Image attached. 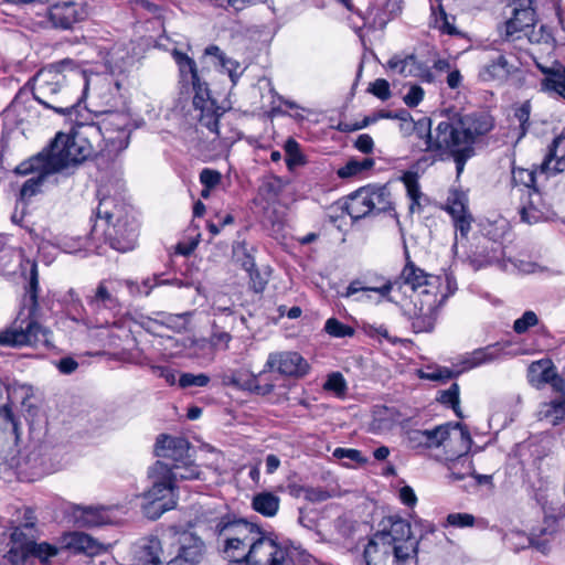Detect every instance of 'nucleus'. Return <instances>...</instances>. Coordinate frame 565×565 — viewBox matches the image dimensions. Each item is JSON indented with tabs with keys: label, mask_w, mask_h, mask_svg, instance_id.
Instances as JSON below:
<instances>
[{
	"label": "nucleus",
	"mask_w": 565,
	"mask_h": 565,
	"mask_svg": "<svg viewBox=\"0 0 565 565\" xmlns=\"http://www.w3.org/2000/svg\"><path fill=\"white\" fill-rule=\"evenodd\" d=\"M38 104L66 117L73 127L68 134L58 131L46 147L38 152V190L45 183H57V174L75 167L94 153V143L106 140L109 152L128 148L131 134L130 117L125 113L100 110L103 119L87 122L79 119L76 105H52L38 96Z\"/></svg>",
	"instance_id": "1"
},
{
	"label": "nucleus",
	"mask_w": 565,
	"mask_h": 565,
	"mask_svg": "<svg viewBox=\"0 0 565 565\" xmlns=\"http://www.w3.org/2000/svg\"><path fill=\"white\" fill-rule=\"evenodd\" d=\"M418 125L427 130L423 150L439 151L451 157L459 177L466 162L475 156L477 139L493 128V120L486 113L446 116L438 122L434 134L430 131V121L420 120Z\"/></svg>",
	"instance_id": "2"
},
{
	"label": "nucleus",
	"mask_w": 565,
	"mask_h": 565,
	"mask_svg": "<svg viewBox=\"0 0 565 565\" xmlns=\"http://www.w3.org/2000/svg\"><path fill=\"white\" fill-rule=\"evenodd\" d=\"M399 280L413 290L412 308L407 310L413 329L416 332H430L445 298H437V289L443 285L441 277L428 275L408 258Z\"/></svg>",
	"instance_id": "3"
},
{
	"label": "nucleus",
	"mask_w": 565,
	"mask_h": 565,
	"mask_svg": "<svg viewBox=\"0 0 565 565\" xmlns=\"http://www.w3.org/2000/svg\"><path fill=\"white\" fill-rule=\"evenodd\" d=\"M418 541L411 524L403 519L391 521L387 531L373 534L364 548L366 565H405L417 555Z\"/></svg>",
	"instance_id": "4"
},
{
	"label": "nucleus",
	"mask_w": 565,
	"mask_h": 565,
	"mask_svg": "<svg viewBox=\"0 0 565 565\" xmlns=\"http://www.w3.org/2000/svg\"><path fill=\"white\" fill-rule=\"evenodd\" d=\"M97 217L106 224L104 235L111 248L121 253L135 248L139 225L126 206L117 204L113 198H104L99 201Z\"/></svg>",
	"instance_id": "5"
},
{
	"label": "nucleus",
	"mask_w": 565,
	"mask_h": 565,
	"mask_svg": "<svg viewBox=\"0 0 565 565\" xmlns=\"http://www.w3.org/2000/svg\"><path fill=\"white\" fill-rule=\"evenodd\" d=\"M169 476V462L163 460H158L149 470L152 486L142 494L141 503L142 512L148 519L157 520L177 505V486Z\"/></svg>",
	"instance_id": "6"
},
{
	"label": "nucleus",
	"mask_w": 565,
	"mask_h": 565,
	"mask_svg": "<svg viewBox=\"0 0 565 565\" xmlns=\"http://www.w3.org/2000/svg\"><path fill=\"white\" fill-rule=\"evenodd\" d=\"M215 532L226 559H245L246 562L249 551L254 548L263 530L254 523L239 519L220 522Z\"/></svg>",
	"instance_id": "7"
},
{
	"label": "nucleus",
	"mask_w": 565,
	"mask_h": 565,
	"mask_svg": "<svg viewBox=\"0 0 565 565\" xmlns=\"http://www.w3.org/2000/svg\"><path fill=\"white\" fill-rule=\"evenodd\" d=\"M30 264L26 295L14 322L0 331V347H22L28 344L35 328V262Z\"/></svg>",
	"instance_id": "8"
},
{
	"label": "nucleus",
	"mask_w": 565,
	"mask_h": 565,
	"mask_svg": "<svg viewBox=\"0 0 565 565\" xmlns=\"http://www.w3.org/2000/svg\"><path fill=\"white\" fill-rule=\"evenodd\" d=\"M512 17L505 23L507 40L513 38L518 33H524L530 42H547L551 34L545 30L544 25H541L540 33L537 34L534 30L536 22V14L533 8V0H513L511 3Z\"/></svg>",
	"instance_id": "9"
},
{
	"label": "nucleus",
	"mask_w": 565,
	"mask_h": 565,
	"mask_svg": "<svg viewBox=\"0 0 565 565\" xmlns=\"http://www.w3.org/2000/svg\"><path fill=\"white\" fill-rule=\"evenodd\" d=\"M83 79L84 87L82 95L75 103H70L64 99H57L49 103L52 105H76V108L78 107V104L87 97H90L93 99V104L97 107L111 106L115 103L120 89V83L117 79H114L113 76L102 74L87 75L84 73Z\"/></svg>",
	"instance_id": "10"
},
{
	"label": "nucleus",
	"mask_w": 565,
	"mask_h": 565,
	"mask_svg": "<svg viewBox=\"0 0 565 565\" xmlns=\"http://www.w3.org/2000/svg\"><path fill=\"white\" fill-rule=\"evenodd\" d=\"M61 547L47 543L38 544V561L43 565H52V558L55 557L61 550H67L75 554H85L94 556L104 551V545L97 540L83 532L65 533L61 537Z\"/></svg>",
	"instance_id": "11"
},
{
	"label": "nucleus",
	"mask_w": 565,
	"mask_h": 565,
	"mask_svg": "<svg viewBox=\"0 0 565 565\" xmlns=\"http://www.w3.org/2000/svg\"><path fill=\"white\" fill-rule=\"evenodd\" d=\"M247 565H291L289 548L271 534L262 532L246 561Z\"/></svg>",
	"instance_id": "12"
},
{
	"label": "nucleus",
	"mask_w": 565,
	"mask_h": 565,
	"mask_svg": "<svg viewBox=\"0 0 565 565\" xmlns=\"http://www.w3.org/2000/svg\"><path fill=\"white\" fill-rule=\"evenodd\" d=\"M207 553L205 542L193 532L184 531L175 536L173 556L166 565H200Z\"/></svg>",
	"instance_id": "13"
},
{
	"label": "nucleus",
	"mask_w": 565,
	"mask_h": 565,
	"mask_svg": "<svg viewBox=\"0 0 565 565\" xmlns=\"http://www.w3.org/2000/svg\"><path fill=\"white\" fill-rule=\"evenodd\" d=\"M35 530L32 523L15 527L10 536V548L4 557L12 565H25L35 553Z\"/></svg>",
	"instance_id": "14"
},
{
	"label": "nucleus",
	"mask_w": 565,
	"mask_h": 565,
	"mask_svg": "<svg viewBox=\"0 0 565 565\" xmlns=\"http://www.w3.org/2000/svg\"><path fill=\"white\" fill-rule=\"evenodd\" d=\"M221 381L224 386H233L260 396L269 395L275 388L273 381L264 379V372L244 374L241 371L232 370L224 372L221 375Z\"/></svg>",
	"instance_id": "15"
},
{
	"label": "nucleus",
	"mask_w": 565,
	"mask_h": 565,
	"mask_svg": "<svg viewBox=\"0 0 565 565\" xmlns=\"http://www.w3.org/2000/svg\"><path fill=\"white\" fill-rule=\"evenodd\" d=\"M308 362L294 351L274 352L267 358L264 365V376L267 372L277 371L285 376L302 377L309 372Z\"/></svg>",
	"instance_id": "16"
},
{
	"label": "nucleus",
	"mask_w": 565,
	"mask_h": 565,
	"mask_svg": "<svg viewBox=\"0 0 565 565\" xmlns=\"http://www.w3.org/2000/svg\"><path fill=\"white\" fill-rule=\"evenodd\" d=\"M527 381L536 390L543 388L550 384L556 393H565V381L557 373L553 362L548 359H542L532 362L527 367Z\"/></svg>",
	"instance_id": "17"
},
{
	"label": "nucleus",
	"mask_w": 565,
	"mask_h": 565,
	"mask_svg": "<svg viewBox=\"0 0 565 565\" xmlns=\"http://www.w3.org/2000/svg\"><path fill=\"white\" fill-rule=\"evenodd\" d=\"M35 196V178H30L24 182L20 190L19 199L17 200L14 211L11 215V221L28 231L30 234L33 232L34 221V206L33 198Z\"/></svg>",
	"instance_id": "18"
},
{
	"label": "nucleus",
	"mask_w": 565,
	"mask_h": 565,
	"mask_svg": "<svg viewBox=\"0 0 565 565\" xmlns=\"http://www.w3.org/2000/svg\"><path fill=\"white\" fill-rule=\"evenodd\" d=\"M87 11L84 4L63 1L51 6L46 10V17L52 26L70 29L73 24L84 20Z\"/></svg>",
	"instance_id": "19"
},
{
	"label": "nucleus",
	"mask_w": 565,
	"mask_h": 565,
	"mask_svg": "<svg viewBox=\"0 0 565 565\" xmlns=\"http://www.w3.org/2000/svg\"><path fill=\"white\" fill-rule=\"evenodd\" d=\"M451 429H459V438L461 441L459 456H461L462 454H467L471 447L472 439L470 437L469 431L459 423H457L455 426H451L450 424H445L436 426L434 429H425L426 448L441 446L450 437Z\"/></svg>",
	"instance_id": "20"
},
{
	"label": "nucleus",
	"mask_w": 565,
	"mask_h": 565,
	"mask_svg": "<svg viewBox=\"0 0 565 565\" xmlns=\"http://www.w3.org/2000/svg\"><path fill=\"white\" fill-rule=\"evenodd\" d=\"M536 66L544 75L541 81L542 90L565 99V65L553 61L550 65L536 62Z\"/></svg>",
	"instance_id": "21"
},
{
	"label": "nucleus",
	"mask_w": 565,
	"mask_h": 565,
	"mask_svg": "<svg viewBox=\"0 0 565 565\" xmlns=\"http://www.w3.org/2000/svg\"><path fill=\"white\" fill-rule=\"evenodd\" d=\"M190 443L183 437H171L162 435L156 444L157 456L164 460H171L172 463L184 462L190 458Z\"/></svg>",
	"instance_id": "22"
},
{
	"label": "nucleus",
	"mask_w": 565,
	"mask_h": 565,
	"mask_svg": "<svg viewBox=\"0 0 565 565\" xmlns=\"http://www.w3.org/2000/svg\"><path fill=\"white\" fill-rule=\"evenodd\" d=\"M565 170V135L556 137L540 164V172L546 175H554Z\"/></svg>",
	"instance_id": "23"
},
{
	"label": "nucleus",
	"mask_w": 565,
	"mask_h": 565,
	"mask_svg": "<svg viewBox=\"0 0 565 565\" xmlns=\"http://www.w3.org/2000/svg\"><path fill=\"white\" fill-rule=\"evenodd\" d=\"M512 72V65L509 64L507 57L497 52L490 57V61L484 64L480 72L479 78L483 82H504L508 79Z\"/></svg>",
	"instance_id": "24"
},
{
	"label": "nucleus",
	"mask_w": 565,
	"mask_h": 565,
	"mask_svg": "<svg viewBox=\"0 0 565 565\" xmlns=\"http://www.w3.org/2000/svg\"><path fill=\"white\" fill-rule=\"evenodd\" d=\"M205 55L215 58L214 65L220 67L221 72H225L230 76L233 85L237 84L239 77L245 72V67H243L239 62L226 56L217 45L207 46L205 49Z\"/></svg>",
	"instance_id": "25"
},
{
	"label": "nucleus",
	"mask_w": 565,
	"mask_h": 565,
	"mask_svg": "<svg viewBox=\"0 0 565 565\" xmlns=\"http://www.w3.org/2000/svg\"><path fill=\"white\" fill-rule=\"evenodd\" d=\"M73 519L79 527L100 526L109 521L106 509L102 507L77 505L73 510Z\"/></svg>",
	"instance_id": "26"
},
{
	"label": "nucleus",
	"mask_w": 565,
	"mask_h": 565,
	"mask_svg": "<svg viewBox=\"0 0 565 565\" xmlns=\"http://www.w3.org/2000/svg\"><path fill=\"white\" fill-rule=\"evenodd\" d=\"M343 209L352 220H361L372 214L367 188H361L350 194L344 202Z\"/></svg>",
	"instance_id": "27"
},
{
	"label": "nucleus",
	"mask_w": 565,
	"mask_h": 565,
	"mask_svg": "<svg viewBox=\"0 0 565 565\" xmlns=\"http://www.w3.org/2000/svg\"><path fill=\"white\" fill-rule=\"evenodd\" d=\"M537 419L552 426L565 423V393L550 402L542 403L537 411Z\"/></svg>",
	"instance_id": "28"
},
{
	"label": "nucleus",
	"mask_w": 565,
	"mask_h": 565,
	"mask_svg": "<svg viewBox=\"0 0 565 565\" xmlns=\"http://www.w3.org/2000/svg\"><path fill=\"white\" fill-rule=\"evenodd\" d=\"M163 548L158 537L148 539L136 552L131 565H162L161 555Z\"/></svg>",
	"instance_id": "29"
},
{
	"label": "nucleus",
	"mask_w": 565,
	"mask_h": 565,
	"mask_svg": "<svg viewBox=\"0 0 565 565\" xmlns=\"http://www.w3.org/2000/svg\"><path fill=\"white\" fill-rule=\"evenodd\" d=\"M387 67L404 77L418 76L422 73V65L414 54L394 55L387 61Z\"/></svg>",
	"instance_id": "30"
},
{
	"label": "nucleus",
	"mask_w": 565,
	"mask_h": 565,
	"mask_svg": "<svg viewBox=\"0 0 565 565\" xmlns=\"http://www.w3.org/2000/svg\"><path fill=\"white\" fill-rule=\"evenodd\" d=\"M172 55L175 63L179 66L180 74L183 77V79L186 82H191L194 89H196L198 93H201L203 90V87L200 82L195 62L186 54L179 52L177 50L173 51Z\"/></svg>",
	"instance_id": "31"
},
{
	"label": "nucleus",
	"mask_w": 565,
	"mask_h": 565,
	"mask_svg": "<svg viewBox=\"0 0 565 565\" xmlns=\"http://www.w3.org/2000/svg\"><path fill=\"white\" fill-rule=\"evenodd\" d=\"M502 353L498 344L488 345L486 348L477 349L466 356L463 360L465 370L473 369L482 364L491 363L499 359Z\"/></svg>",
	"instance_id": "32"
},
{
	"label": "nucleus",
	"mask_w": 565,
	"mask_h": 565,
	"mask_svg": "<svg viewBox=\"0 0 565 565\" xmlns=\"http://www.w3.org/2000/svg\"><path fill=\"white\" fill-rule=\"evenodd\" d=\"M279 503V497L271 492L264 491L254 495L252 507L264 516L271 518L277 514Z\"/></svg>",
	"instance_id": "33"
},
{
	"label": "nucleus",
	"mask_w": 565,
	"mask_h": 565,
	"mask_svg": "<svg viewBox=\"0 0 565 565\" xmlns=\"http://www.w3.org/2000/svg\"><path fill=\"white\" fill-rule=\"evenodd\" d=\"M202 103L201 106H199V103L196 98H194V105L200 108V115L198 116L199 122L201 126L207 128L211 132H214L216 135H220L218 131V120H220V114L214 108V105L212 102L209 100H200Z\"/></svg>",
	"instance_id": "34"
},
{
	"label": "nucleus",
	"mask_w": 565,
	"mask_h": 565,
	"mask_svg": "<svg viewBox=\"0 0 565 565\" xmlns=\"http://www.w3.org/2000/svg\"><path fill=\"white\" fill-rule=\"evenodd\" d=\"M169 470L171 476L169 478L175 483L178 480H194L201 479V470L190 458L185 459L184 462L169 463Z\"/></svg>",
	"instance_id": "35"
},
{
	"label": "nucleus",
	"mask_w": 565,
	"mask_h": 565,
	"mask_svg": "<svg viewBox=\"0 0 565 565\" xmlns=\"http://www.w3.org/2000/svg\"><path fill=\"white\" fill-rule=\"evenodd\" d=\"M372 214L387 212L393 209L391 193L386 186L367 188Z\"/></svg>",
	"instance_id": "36"
},
{
	"label": "nucleus",
	"mask_w": 565,
	"mask_h": 565,
	"mask_svg": "<svg viewBox=\"0 0 565 565\" xmlns=\"http://www.w3.org/2000/svg\"><path fill=\"white\" fill-rule=\"evenodd\" d=\"M374 163L372 158H364L362 160L351 159L338 170L337 174L341 179L352 178L372 169Z\"/></svg>",
	"instance_id": "37"
},
{
	"label": "nucleus",
	"mask_w": 565,
	"mask_h": 565,
	"mask_svg": "<svg viewBox=\"0 0 565 565\" xmlns=\"http://www.w3.org/2000/svg\"><path fill=\"white\" fill-rule=\"evenodd\" d=\"M447 211L451 217L468 214V196L465 192L454 190L449 193L447 199Z\"/></svg>",
	"instance_id": "38"
},
{
	"label": "nucleus",
	"mask_w": 565,
	"mask_h": 565,
	"mask_svg": "<svg viewBox=\"0 0 565 565\" xmlns=\"http://www.w3.org/2000/svg\"><path fill=\"white\" fill-rule=\"evenodd\" d=\"M402 181L407 190V195L412 201L409 205V211L413 213L416 207L420 206L419 200L422 198L417 175L414 172H406L402 177Z\"/></svg>",
	"instance_id": "39"
},
{
	"label": "nucleus",
	"mask_w": 565,
	"mask_h": 565,
	"mask_svg": "<svg viewBox=\"0 0 565 565\" xmlns=\"http://www.w3.org/2000/svg\"><path fill=\"white\" fill-rule=\"evenodd\" d=\"M434 26L445 34L458 35L460 32L455 26V18L449 17L441 6L438 7V12L433 9Z\"/></svg>",
	"instance_id": "40"
},
{
	"label": "nucleus",
	"mask_w": 565,
	"mask_h": 565,
	"mask_svg": "<svg viewBox=\"0 0 565 565\" xmlns=\"http://www.w3.org/2000/svg\"><path fill=\"white\" fill-rule=\"evenodd\" d=\"M0 430L13 435L15 440L19 439V425L7 404L0 407Z\"/></svg>",
	"instance_id": "41"
},
{
	"label": "nucleus",
	"mask_w": 565,
	"mask_h": 565,
	"mask_svg": "<svg viewBox=\"0 0 565 565\" xmlns=\"http://www.w3.org/2000/svg\"><path fill=\"white\" fill-rule=\"evenodd\" d=\"M90 303L97 308H114L117 306V300L106 285L102 282L90 298Z\"/></svg>",
	"instance_id": "42"
},
{
	"label": "nucleus",
	"mask_w": 565,
	"mask_h": 565,
	"mask_svg": "<svg viewBox=\"0 0 565 565\" xmlns=\"http://www.w3.org/2000/svg\"><path fill=\"white\" fill-rule=\"evenodd\" d=\"M459 385L452 383L449 388L440 392L438 401L445 405H449L458 417H462L459 406Z\"/></svg>",
	"instance_id": "43"
},
{
	"label": "nucleus",
	"mask_w": 565,
	"mask_h": 565,
	"mask_svg": "<svg viewBox=\"0 0 565 565\" xmlns=\"http://www.w3.org/2000/svg\"><path fill=\"white\" fill-rule=\"evenodd\" d=\"M324 331L333 338H350L354 335V329L342 323L337 318H329L326 321Z\"/></svg>",
	"instance_id": "44"
},
{
	"label": "nucleus",
	"mask_w": 565,
	"mask_h": 565,
	"mask_svg": "<svg viewBox=\"0 0 565 565\" xmlns=\"http://www.w3.org/2000/svg\"><path fill=\"white\" fill-rule=\"evenodd\" d=\"M286 163L290 170L305 163V158L300 151L299 145L294 139H288L285 143Z\"/></svg>",
	"instance_id": "45"
},
{
	"label": "nucleus",
	"mask_w": 565,
	"mask_h": 565,
	"mask_svg": "<svg viewBox=\"0 0 565 565\" xmlns=\"http://www.w3.org/2000/svg\"><path fill=\"white\" fill-rule=\"evenodd\" d=\"M52 77V82L44 81V83L41 85V92L42 95L45 97L49 93L50 94H56L60 92L61 86L60 83L63 79V76L60 73H52L50 70H41L38 72V77Z\"/></svg>",
	"instance_id": "46"
},
{
	"label": "nucleus",
	"mask_w": 565,
	"mask_h": 565,
	"mask_svg": "<svg viewBox=\"0 0 565 565\" xmlns=\"http://www.w3.org/2000/svg\"><path fill=\"white\" fill-rule=\"evenodd\" d=\"M323 388L328 392H332L338 397H343L347 393V382L343 375L339 372L332 373L328 376Z\"/></svg>",
	"instance_id": "47"
},
{
	"label": "nucleus",
	"mask_w": 565,
	"mask_h": 565,
	"mask_svg": "<svg viewBox=\"0 0 565 565\" xmlns=\"http://www.w3.org/2000/svg\"><path fill=\"white\" fill-rule=\"evenodd\" d=\"M210 376L204 373H182L178 380L181 388H188L192 386L204 387L210 383Z\"/></svg>",
	"instance_id": "48"
},
{
	"label": "nucleus",
	"mask_w": 565,
	"mask_h": 565,
	"mask_svg": "<svg viewBox=\"0 0 565 565\" xmlns=\"http://www.w3.org/2000/svg\"><path fill=\"white\" fill-rule=\"evenodd\" d=\"M536 171L529 170L523 168L513 169L512 171V180L515 184L524 185L527 189H534L535 180H536Z\"/></svg>",
	"instance_id": "49"
},
{
	"label": "nucleus",
	"mask_w": 565,
	"mask_h": 565,
	"mask_svg": "<svg viewBox=\"0 0 565 565\" xmlns=\"http://www.w3.org/2000/svg\"><path fill=\"white\" fill-rule=\"evenodd\" d=\"M539 322V318L534 311H525L523 316L516 319L513 323V330L519 333H525L529 328L536 326Z\"/></svg>",
	"instance_id": "50"
},
{
	"label": "nucleus",
	"mask_w": 565,
	"mask_h": 565,
	"mask_svg": "<svg viewBox=\"0 0 565 565\" xmlns=\"http://www.w3.org/2000/svg\"><path fill=\"white\" fill-rule=\"evenodd\" d=\"M367 92L381 100H387L392 93L390 83L384 78H377L369 85Z\"/></svg>",
	"instance_id": "51"
},
{
	"label": "nucleus",
	"mask_w": 565,
	"mask_h": 565,
	"mask_svg": "<svg viewBox=\"0 0 565 565\" xmlns=\"http://www.w3.org/2000/svg\"><path fill=\"white\" fill-rule=\"evenodd\" d=\"M13 395H14V398L21 399L22 407L29 414V416L32 418L33 417V407H34L32 387L22 386L19 390H15Z\"/></svg>",
	"instance_id": "52"
},
{
	"label": "nucleus",
	"mask_w": 565,
	"mask_h": 565,
	"mask_svg": "<svg viewBox=\"0 0 565 565\" xmlns=\"http://www.w3.org/2000/svg\"><path fill=\"white\" fill-rule=\"evenodd\" d=\"M231 340L232 335L228 332L221 330L216 326L213 327L210 343L214 349L227 350Z\"/></svg>",
	"instance_id": "53"
},
{
	"label": "nucleus",
	"mask_w": 565,
	"mask_h": 565,
	"mask_svg": "<svg viewBox=\"0 0 565 565\" xmlns=\"http://www.w3.org/2000/svg\"><path fill=\"white\" fill-rule=\"evenodd\" d=\"M333 457L338 459H349L351 461H355L360 465H365L367 462V459L362 456V452L358 449H351V448H335L333 450Z\"/></svg>",
	"instance_id": "54"
},
{
	"label": "nucleus",
	"mask_w": 565,
	"mask_h": 565,
	"mask_svg": "<svg viewBox=\"0 0 565 565\" xmlns=\"http://www.w3.org/2000/svg\"><path fill=\"white\" fill-rule=\"evenodd\" d=\"M425 439H426L425 430L411 429V430H407L405 434L406 445H407V447H409L412 449H417V448H422V447L426 448Z\"/></svg>",
	"instance_id": "55"
},
{
	"label": "nucleus",
	"mask_w": 565,
	"mask_h": 565,
	"mask_svg": "<svg viewBox=\"0 0 565 565\" xmlns=\"http://www.w3.org/2000/svg\"><path fill=\"white\" fill-rule=\"evenodd\" d=\"M530 114H531V105L529 102L523 103L514 111V117L520 122L521 136H524L527 131Z\"/></svg>",
	"instance_id": "56"
},
{
	"label": "nucleus",
	"mask_w": 565,
	"mask_h": 565,
	"mask_svg": "<svg viewBox=\"0 0 565 565\" xmlns=\"http://www.w3.org/2000/svg\"><path fill=\"white\" fill-rule=\"evenodd\" d=\"M398 119L406 121L411 118V115L407 110L402 109L399 111H390V110H381L373 118H366L364 121V126L370 122H374L376 119Z\"/></svg>",
	"instance_id": "57"
},
{
	"label": "nucleus",
	"mask_w": 565,
	"mask_h": 565,
	"mask_svg": "<svg viewBox=\"0 0 565 565\" xmlns=\"http://www.w3.org/2000/svg\"><path fill=\"white\" fill-rule=\"evenodd\" d=\"M303 493H305V499L310 502H313V503L323 502L331 497L330 492L321 487L305 488Z\"/></svg>",
	"instance_id": "58"
},
{
	"label": "nucleus",
	"mask_w": 565,
	"mask_h": 565,
	"mask_svg": "<svg viewBox=\"0 0 565 565\" xmlns=\"http://www.w3.org/2000/svg\"><path fill=\"white\" fill-rule=\"evenodd\" d=\"M447 522L456 527H468L475 524V516L469 513H450L447 516Z\"/></svg>",
	"instance_id": "59"
},
{
	"label": "nucleus",
	"mask_w": 565,
	"mask_h": 565,
	"mask_svg": "<svg viewBox=\"0 0 565 565\" xmlns=\"http://www.w3.org/2000/svg\"><path fill=\"white\" fill-rule=\"evenodd\" d=\"M221 179V173L213 169L205 168L200 173V181L205 188H215Z\"/></svg>",
	"instance_id": "60"
},
{
	"label": "nucleus",
	"mask_w": 565,
	"mask_h": 565,
	"mask_svg": "<svg viewBox=\"0 0 565 565\" xmlns=\"http://www.w3.org/2000/svg\"><path fill=\"white\" fill-rule=\"evenodd\" d=\"M424 89L419 85H412L403 100L408 107H416L424 98Z\"/></svg>",
	"instance_id": "61"
},
{
	"label": "nucleus",
	"mask_w": 565,
	"mask_h": 565,
	"mask_svg": "<svg viewBox=\"0 0 565 565\" xmlns=\"http://www.w3.org/2000/svg\"><path fill=\"white\" fill-rule=\"evenodd\" d=\"M253 260H248L245 263L246 270L249 271V278L253 284V288L256 292H260L265 289L267 281L259 275L257 270H253L254 268Z\"/></svg>",
	"instance_id": "62"
},
{
	"label": "nucleus",
	"mask_w": 565,
	"mask_h": 565,
	"mask_svg": "<svg viewBox=\"0 0 565 565\" xmlns=\"http://www.w3.org/2000/svg\"><path fill=\"white\" fill-rule=\"evenodd\" d=\"M455 227L460 232V235L466 237L471 228L472 216L470 213L454 217Z\"/></svg>",
	"instance_id": "63"
},
{
	"label": "nucleus",
	"mask_w": 565,
	"mask_h": 565,
	"mask_svg": "<svg viewBox=\"0 0 565 565\" xmlns=\"http://www.w3.org/2000/svg\"><path fill=\"white\" fill-rule=\"evenodd\" d=\"M354 147L362 153H371L374 148V141L370 135L362 134L354 141Z\"/></svg>",
	"instance_id": "64"
}]
</instances>
